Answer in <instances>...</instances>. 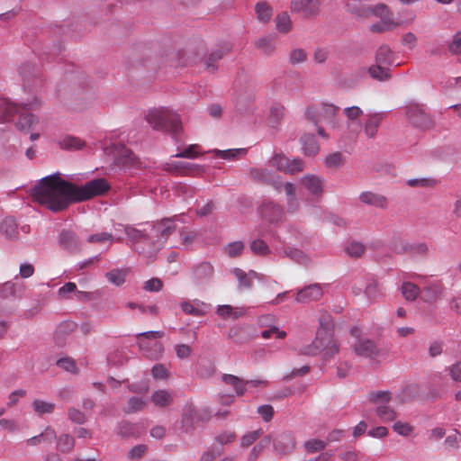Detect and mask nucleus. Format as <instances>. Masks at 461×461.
Segmentation results:
<instances>
[{"label":"nucleus","instance_id":"nucleus-25","mask_svg":"<svg viewBox=\"0 0 461 461\" xmlns=\"http://www.w3.org/2000/svg\"><path fill=\"white\" fill-rule=\"evenodd\" d=\"M347 12L357 18H367L370 16V5L361 0H348L346 5Z\"/></svg>","mask_w":461,"mask_h":461},{"label":"nucleus","instance_id":"nucleus-7","mask_svg":"<svg viewBox=\"0 0 461 461\" xmlns=\"http://www.w3.org/2000/svg\"><path fill=\"white\" fill-rule=\"evenodd\" d=\"M150 240H155L159 245H163L168 237L176 230L174 218H166L160 221L148 224Z\"/></svg>","mask_w":461,"mask_h":461},{"label":"nucleus","instance_id":"nucleus-22","mask_svg":"<svg viewBox=\"0 0 461 461\" xmlns=\"http://www.w3.org/2000/svg\"><path fill=\"white\" fill-rule=\"evenodd\" d=\"M395 251L398 254H409L411 256H423L428 252V246L423 242L409 243L401 242L395 247Z\"/></svg>","mask_w":461,"mask_h":461},{"label":"nucleus","instance_id":"nucleus-18","mask_svg":"<svg viewBox=\"0 0 461 461\" xmlns=\"http://www.w3.org/2000/svg\"><path fill=\"white\" fill-rule=\"evenodd\" d=\"M117 166L131 167L135 163L133 152L122 143H113L111 147Z\"/></svg>","mask_w":461,"mask_h":461},{"label":"nucleus","instance_id":"nucleus-35","mask_svg":"<svg viewBox=\"0 0 461 461\" xmlns=\"http://www.w3.org/2000/svg\"><path fill=\"white\" fill-rule=\"evenodd\" d=\"M222 381L225 384L233 386L238 396H242L245 394L247 391L245 380H242L241 378L233 375L225 374L222 375Z\"/></svg>","mask_w":461,"mask_h":461},{"label":"nucleus","instance_id":"nucleus-51","mask_svg":"<svg viewBox=\"0 0 461 461\" xmlns=\"http://www.w3.org/2000/svg\"><path fill=\"white\" fill-rule=\"evenodd\" d=\"M127 272L123 269H113L105 274L107 280L116 285L120 286L125 282Z\"/></svg>","mask_w":461,"mask_h":461},{"label":"nucleus","instance_id":"nucleus-8","mask_svg":"<svg viewBox=\"0 0 461 461\" xmlns=\"http://www.w3.org/2000/svg\"><path fill=\"white\" fill-rule=\"evenodd\" d=\"M214 267L207 261L200 262L191 268L193 283L197 286L208 285L213 278Z\"/></svg>","mask_w":461,"mask_h":461},{"label":"nucleus","instance_id":"nucleus-48","mask_svg":"<svg viewBox=\"0 0 461 461\" xmlns=\"http://www.w3.org/2000/svg\"><path fill=\"white\" fill-rule=\"evenodd\" d=\"M375 412L384 422L393 421L397 417V413L394 409L388 406L387 404L378 405L375 409Z\"/></svg>","mask_w":461,"mask_h":461},{"label":"nucleus","instance_id":"nucleus-41","mask_svg":"<svg viewBox=\"0 0 461 461\" xmlns=\"http://www.w3.org/2000/svg\"><path fill=\"white\" fill-rule=\"evenodd\" d=\"M59 145L62 149L76 150L85 146V142L80 139L68 135L59 140Z\"/></svg>","mask_w":461,"mask_h":461},{"label":"nucleus","instance_id":"nucleus-42","mask_svg":"<svg viewBox=\"0 0 461 461\" xmlns=\"http://www.w3.org/2000/svg\"><path fill=\"white\" fill-rule=\"evenodd\" d=\"M367 398L371 403L377 407L378 405L387 404L392 399V393L390 391H373L369 393Z\"/></svg>","mask_w":461,"mask_h":461},{"label":"nucleus","instance_id":"nucleus-15","mask_svg":"<svg viewBox=\"0 0 461 461\" xmlns=\"http://www.w3.org/2000/svg\"><path fill=\"white\" fill-rule=\"evenodd\" d=\"M59 244L64 250L75 254L81 250L82 244L77 235L70 230H62L59 235Z\"/></svg>","mask_w":461,"mask_h":461},{"label":"nucleus","instance_id":"nucleus-27","mask_svg":"<svg viewBox=\"0 0 461 461\" xmlns=\"http://www.w3.org/2000/svg\"><path fill=\"white\" fill-rule=\"evenodd\" d=\"M0 232L8 240L18 239V224L13 217H5L0 224Z\"/></svg>","mask_w":461,"mask_h":461},{"label":"nucleus","instance_id":"nucleus-56","mask_svg":"<svg viewBox=\"0 0 461 461\" xmlns=\"http://www.w3.org/2000/svg\"><path fill=\"white\" fill-rule=\"evenodd\" d=\"M249 248L251 251L258 256H267L270 253V249L266 241L260 239L254 240Z\"/></svg>","mask_w":461,"mask_h":461},{"label":"nucleus","instance_id":"nucleus-6","mask_svg":"<svg viewBox=\"0 0 461 461\" xmlns=\"http://www.w3.org/2000/svg\"><path fill=\"white\" fill-rule=\"evenodd\" d=\"M269 165L276 167L277 171L288 175H294L302 172L305 167V164L303 159L299 158L291 159L283 153L275 154L269 160Z\"/></svg>","mask_w":461,"mask_h":461},{"label":"nucleus","instance_id":"nucleus-9","mask_svg":"<svg viewBox=\"0 0 461 461\" xmlns=\"http://www.w3.org/2000/svg\"><path fill=\"white\" fill-rule=\"evenodd\" d=\"M250 176L258 183L271 185L277 192L282 190L283 182L281 176L275 175L270 169L252 167L250 169Z\"/></svg>","mask_w":461,"mask_h":461},{"label":"nucleus","instance_id":"nucleus-21","mask_svg":"<svg viewBox=\"0 0 461 461\" xmlns=\"http://www.w3.org/2000/svg\"><path fill=\"white\" fill-rule=\"evenodd\" d=\"M77 324L72 321H64L60 322L55 330L54 339L56 344L59 347L64 346L67 336L77 330Z\"/></svg>","mask_w":461,"mask_h":461},{"label":"nucleus","instance_id":"nucleus-61","mask_svg":"<svg viewBox=\"0 0 461 461\" xmlns=\"http://www.w3.org/2000/svg\"><path fill=\"white\" fill-rule=\"evenodd\" d=\"M257 46L266 55L272 54L276 49V43H275L274 40L270 37H264V38L259 39L257 41Z\"/></svg>","mask_w":461,"mask_h":461},{"label":"nucleus","instance_id":"nucleus-20","mask_svg":"<svg viewBox=\"0 0 461 461\" xmlns=\"http://www.w3.org/2000/svg\"><path fill=\"white\" fill-rule=\"evenodd\" d=\"M359 201L365 204L381 209H385L388 204V200L384 195L371 191L362 192L359 194Z\"/></svg>","mask_w":461,"mask_h":461},{"label":"nucleus","instance_id":"nucleus-53","mask_svg":"<svg viewBox=\"0 0 461 461\" xmlns=\"http://www.w3.org/2000/svg\"><path fill=\"white\" fill-rule=\"evenodd\" d=\"M212 152L220 158L230 160L237 158L239 155H244L247 152L246 149H230L225 150L213 149Z\"/></svg>","mask_w":461,"mask_h":461},{"label":"nucleus","instance_id":"nucleus-43","mask_svg":"<svg viewBox=\"0 0 461 461\" xmlns=\"http://www.w3.org/2000/svg\"><path fill=\"white\" fill-rule=\"evenodd\" d=\"M152 402L158 407H167L171 404L173 398L169 392L158 390L151 396Z\"/></svg>","mask_w":461,"mask_h":461},{"label":"nucleus","instance_id":"nucleus-39","mask_svg":"<svg viewBox=\"0 0 461 461\" xmlns=\"http://www.w3.org/2000/svg\"><path fill=\"white\" fill-rule=\"evenodd\" d=\"M375 61L378 64L390 66L393 63V53L387 45H382L376 51Z\"/></svg>","mask_w":461,"mask_h":461},{"label":"nucleus","instance_id":"nucleus-34","mask_svg":"<svg viewBox=\"0 0 461 461\" xmlns=\"http://www.w3.org/2000/svg\"><path fill=\"white\" fill-rule=\"evenodd\" d=\"M281 255L283 257L289 258L291 260H293L296 263H299V264L306 265L309 263V258L305 255V253L298 249H295V248H292V247L284 248V249L281 252Z\"/></svg>","mask_w":461,"mask_h":461},{"label":"nucleus","instance_id":"nucleus-54","mask_svg":"<svg viewBox=\"0 0 461 461\" xmlns=\"http://www.w3.org/2000/svg\"><path fill=\"white\" fill-rule=\"evenodd\" d=\"M244 243L240 240L230 242L224 246V253L230 258H236L241 255L244 250Z\"/></svg>","mask_w":461,"mask_h":461},{"label":"nucleus","instance_id":"nucleus-12","mask_svg":"<svg viewBox=\"0 0 461 461\" xmlns=\"http://www.w3.org/2000/svg\"><path fill=\"white\" fill-rule=\"evenodd\" d=\"M323 296L322 285L315 283L304 286L295 294V302L298 303H310L319 301Z\"/></svg>","mask_w":461,"mask_h":461},{"label":"nucleus","instance_id":"nucleus-44","mask_svg":"<svg viewBox=\"0 0 461 461\" xmlns=\"http://www.w3.org/2000/svg\"><path fill=\"white\" fill-rule=\"evenodd\" d=\"M197 416V412L194 408L188 407L185 409L182 415V426L185 432L193 430L194 428V421Z\"/></svg>","mask_w":461,"mask_h":461},{"label":"nucleus","instance_id":"nucleus-26","mask_svg":"<svg viewBox=\"0 0 461 461\" xmlns=\"http://www.w3.org/2000/svg\"><path fill=\"white\" fill-rule=\"evenodd\" d=\"M24 292V286L22 284L6 282L0 286V297L7 299L9 297L21 298Z\"/></svg>","mask_w":461,"mask_h":461},{"label":"nucleus","instance_id":"nucleus-4","mask_svg":"<svg viewBox=\"0 0 461 461\" xmlns=\"http://www.w3.org/2000/svg\"><path fill=\"white\" fill-rule=\"evenodd\" d=\"M339 107L334 104H323L320 108L310 106L305 112L307 120L318 125L322 122L335 125L334 118Z\"/></svg>","mask_w":461,"mask_h":461},{"label":"nucleus","instance_id":"nucleus-60","mask_svg":"<svg viewBox=\"0 0 461 461\" xmlns=\"http://www.w3.org/2000/svg\"><path fill=\"white\" fill-rule=\"evenodd\" d=\"M34 411L40 414L51 413L54 411L55 404L41 400H34L32 402Z\"/></svg>","mask_w":461,"mask_h":461},{"label":"nucleus","instance_id":"nucleus-24","mask_svg":"<svg viewBox=\"0 0 461 461\" xmlns=\"http://www.w3.org/2000/svg\"><path fill=\"white\" fill-rule=\"evenodd\" d=\"M230 51L228 46L219 48L212 51L204 60V68L210 72H215L218 68L217 62Z\"/></svg>","mask_w":461,"mask_h":461},{"label":"nucleus","instance_id":"nucleus-45","mask_svg":"<svg viewBox=\"0 0 461 461\" xmlns=\"http://www.w3.org/2000/svg\"><path fill=\"white\" fill-rule=\"evenodd\" d=\"M75 446V439L69 434H62L57 441V449L62 453H70Z\"/></svg>","mask_w":461,"mask_h":461},{"label":"nucleus","instance_id":"nucleus-2","mask_svg":"<svg viewBox=\"0 0 461 461\" xmlns=\"http://www.w3.org/2000/svg\"><path fill=\"white\" fill-rule=\"evenodd\" d=\"M40 104V100L35 98L32 102L22 104L21 108H18L15 104L10 103L5 98H0V122H6L19 113L16 127L23 131H29L38 123V118L29 111L39 107Z\"/></svg>","mask_w":461,"mask_h":461},{"label":"nucleus","instance_id":"nucleus-10","mask_svg":"<svg viewBox=\"0 0 461 461\" xmlns=\"http://www.w3.org/2000/svg\"><path fill=\"white\" fill-rule=\"evenodd\" d=\"M19 74L25 87L34 88L42 85V77L39 68L30 62L23 63L19 68Z\"/></svg>","mask_w":461,"mask_h":461},{"label":"nucleus","instance_id":"nucleus-31","mask_svg":"<svg viewBox=\"0 0 461 461\" xmlns=\"http://www.w3.org/2000/svg\"><path fill=\"white\" fill-rule=\"evenodd\" d=\"M287 197V212H294L298 207L299 203L295 194V185L291 182L283 183V186Z\"/></svg>","mask_w":461,"mask_h":461},{"label":"nucleus","instance_id":"nucleus-36","mask_svg":"<svg viewBox=\"0 0 461 461\" xmlns=\"http://www.w3.org/2000/svg\"><path fill=\"white\" fill-rule=\"evenodd\" d=\"M222 381L225 384L233 386L238 396H242L245 394L247 391L245 380H242L241 378L233 375L225 374L222 375Z\"/></svg>","mask_w":461,"mask_h":461},{"label":"nucleus","instance_id":"nucleus-63","mask_svg":"<svg viewBox=\"0 0 461 461\" xmlns=\"http://www.w3.org/2000/svg\"><path fill=\"white\" fill-rule=\"evenodd\" d=\"M180 308L185 314L193 315L195 317L203 316V311L195 307L191 301L182 302L180 303Z\"/></svg>","mask_w":461,"mask_h":461},{"label":"nucleus","instance_id":"nucleus-1","mask_svg":"<svg viewBox=\"0 0 461 461\" xmlns=\"http://www.w3.org/2000/svg\"><path fill=\"white\" fill-rule=\"evenodd\" d=\"M59 172L41 178L31 189L33 201L53 212L66 210L70 204L103 195L110 185L104 178H96L78 186L61 178Z\"/></svg>","mask_w":461,"mask_h":461},{"label":"nucleus","instance_id":"nucleus-64","mask_svg":"<svg viewBox=\"0 0 461 461\" xmlns=\"http://www.w3.org/2000/svg\"><path fill=\"white\" fill-rule=\"evenodd\" d=\"M366 250V247L360 242H351L347 248L346 251L348 256L353 258H359Z\"/></svg>","mask_w":461,"mask_h":461},{"label":"nucleus","instance_id":"nucleus-30","mask_svg":"<svg viewBox=\"0 0 461 461\" xmlns=\"http://www.w3.org/2000/svg\"><path fill=\"white\" fill-rule=\"evenodd\" d=\"M370 15L379 17L384 23H393V14L385 4L370 6Z\"/></svg>","mask_w":461,"mask_h":461},{"label":"nucleus","instance_id":"nucleus-52","mask_svg":"<svg viewBox=\"0 0 461 461\" xmlns=\"http://www.w3.org/2000/svg\"><path fill=\"white\" fill-rule=\"evenodd\" d=\"M401 290L402 296L408 301H414L420 293V288L411 282H404Z\"/></svg>","mask_w":461,"mask_h":461},{"label":"nucleus","instance_id":"nucleus-37","mask_svg":"<svg viewBox=\"0 0 461 461\" xmlns=\"http://www.w3.org/2000/svg\"><path fill=\"white\" fill-rule=\"evenodd\" d=\"M222 381L225 384L233 386L238 396H242L245 394L247 391L245 380H242L241 378L233 375L225 374L222 375Z\"/></svg>","mask_w":461,"mask_h":461},{"label":"nucleus","instance_id":"nucleus-50","mask_svg":"<svg viewBox=\"0 0 461 461\" xmlns=\"http://www.w3.org/2000/svg\"><path fill=\"white\" fill-rule=\"evenodd\" d=\"M117 433L122 438L136 437L137 426L130 421L123 420L117 427Z\"/></svg>","mask_w":461,"mask_h":461},{"label":"nucleus","instance_id":"nucleus-55","mask_svg":"<svg viewBox=\"0 0 461 461\" xmlns=\"http://www.w3.org/2000/svg\"><path fill=\"white\" fill-rule=\"evenodd\" d=\"M232 274L235 276L239 282V288L250 289L252 287V280L246 272L242 269L236 267L232 270Z\"/></svg>","mask_w":461,"mask_h":461},{"label":"nucleus","instance_id":"nucleus-11","mask_svg":"<svg viewBox=\"0 0 461 461\" xmlns=\"http://www.w3.org/2000/svg\"><path fill=\"white\" fill-rule=\"evenodd\" d=\"M331 332L325 329H318L315 339L312 344L301 348V353L307 356H316L321 353L326 343H330Z\"/></svg>","mask_w":461,"mask_h":461},{"label":"nucleus","instance_id":"nucleus-29","mask_svg":"<svg viewBox=\"0 0 461 461\" xmlns=\"http://www.w3.org/2000/svg\"><path fill=\"white\" fill-rule=\"evenodd\" d=\"M300 140L303 153L306 156H315L319 152L320 146L313 134L305 133L301 137Z\"/></svg>","mask_w":461,"mask_h":461},{"label":"nucleus","instance_id":"nucleus-5","mask_svg":"<svg viewBox=\"0 0 461 461\" xmlns=\"http://www.w3.org/2000/svg\"><path fill=\"white\" fill-rule=\"evenodd\" d=\"M409 122L416 129L425 131L432 127L433 121L426 110L418 104H409L405 107Z\"/></svg>","mask_w":461,"mask_h":461},{"label":"nucleus","instance_id":"nucleus-32","mask_svg":"<svg viewBox=\"0 0 461 461\" xmlns=\"http://www.w3.org/2000/svg\"><path fill=\"white\" fill-rule=\"evenodd\" d=\"M164 169L168 172H184L187 170H203V167L201 165L184 162V161H175L172 163H167L164 166Z\"/></svg>","mask_w":461,"mask_h":461},{"label":"nucleus","instance_id":"nucleus-49","mask_svg":"<svg viewBox=\"0 0 461 461\" xmlns=\"http://www.w3.org/2000/svg\"><path fill=\"white\" fill-rule=\"evenodd\" d=\"M276 27L278 32L287 33L292 28V22L290 16L286 12H283L276 17Z\"/></svg>","mask_w":461,"mask_h":461},{"label":"nucleus","instance_id":"nucleus-57","mask_svg":"<svg viewBox=\"0 0 461 461\" xmlns=\"http://www.w3.org/2000/svg\"><path fill=\"white\" fill-rule=\"evenodd\" d=\"M223 447L212 445L202 454L200 461H213L223 453Z\"/></svg>","mask_w":461,"mask_h":461},{"label":"nucleus","instance_id":"nucleus-33","mask_svg":"<svg viewBox=\"0 0 461 461\" xmlns=\"http://www.w3.org/2000/svg\"><path fill=\"white\" fill-rule=\"evenodd\" d=\"M383 120L381 113H374L368 117L365 123V133L368 138H374Z\"/></svg>","mask_w":461,"mask_h":461},{"label":"nucleus","instance_id":"nucleus-17","mask_svg":"<svg viewBox=\"0 0 461 461\" xmlns=\"http://www.w3.org/2000/svg\"><path fill=\"white\" fill-rule=\"evenodd\" d=\"M354 351L359 357L371 359L377 357L381 354V349L378 346L369 339H357L354 344Z\"/></svg>","mask_w":461,"mask_h":461},{"label":"nucleus","instance_id":"nucleus-62","mask_svg":"<svg viewBox=\"0 0 461 461\" xmlns=\"http://www.w3.org/2000/svg\"><path fill=\"white\" fill-rule=\"evenodd\" d=\"M307 59V52L301 48L294 49L289 54V62L292 65H297L305 62Z\"/></svg>","mask_w":461,"mask_h":461},{"label":"nucleus","instance_id":"nucleus-58","mask_svg":"<svg viewBox=\"0 0 461 461\" xmlns=\"http://www.w3.org/2000/svg\"><path fill=\"white\" fill-rule=\"evenodd\" d=\"M145 406V402L140 397H131L127 406L124 408L125 413H134L141 411Z\"/></svg>","mask_w":461,"mask_h":461},{"label":"nucleus","instance_id":"nucleus-23","mask_svg":"<svg viewBox=\"0 0 461 461\" xmlns=\"http://www.w3.org/2000/svg\"><path fill=\"white\" fill-rule=\"evenodd\" d=\"M420 394V386L417 384H409L402 386L395 393V398L400 403L412 401Z\"/></svg>","mask_w":461,"mask_h":461},{"label":"nucleus","instance_id":"nucleus-13","mask_svg":"<svg viewBox=\"0 0 461 461\" xmlns=\"http://www.w3.org/2000/svg\"><path fill=\"white\" fill-rule=\"evenodd\" d=\"M320 0H291V10L304 18H312L320 12Z\"/></svg>","mask_w":461,"mask_h":461},{"label":"nucleus","instance_id":"nucleus-59","mask_svg":"<svg viewBox=\"0 0 461 461\" xmlns=\"http://www.w3.org/2000/svg\"><path fill=\"white\" fill-rule=\"evenodd\" d=\"M107 362L112 366H120L126 362V357L122 350L116 349L108 354Z\"/></svg>","mask_w":461,"mask_h":461},{"label":"nucleus","instance_id":"nucleus-46","mask_svg":"<svg viewBox=\"0 0 461 461\" xmlns=\"http://www.w3.org/2000/svg\"><path fill=\"white\" fill-rule=\"evenodd\" d=\"M272 441V437L270 435L266 436L262 438L258 443H257L249 455V460L254 461L258 456L270 445Z\"/></svg>","mask_w":461,"mask_h":461},{"label":"nucleus","instance_id":"nucleus-40","mask_svg":"<svg viewBox=\"0 0 461 461\" xmlns=\"http://www.w3.org/2000/svg\"><path fill=\"white\" fill-rule=\"evenodd\" d=\"M257 18L259 22L266 23L273 15V9L267 2H258L255 6Z\"/></svg>","mask_w":461,"mask_h":461},{"label":"nucleus","instance_id":"nucleus-16","mask_svg":"<svg viewBox=\"0 0 461 461\" xmlns=\"http://www.w3.org/2000/svg\"><path fill=\"white\" fill-rule=\"evenodd\" d=\"M259 213L265 221L270 223L281 221L284 216L282 207L271 200H266L262 203Z\"/></svg>","mask_w":461,"mask_h":461},{"label":"nucleus","instance_id":"nucleus-38","mask_svg":"<svg viewBox=\"0 0 461 461\" xmlns=\"http://www.w3.org/2000/svg\"><path fill=\"white\" fill-rule=\"evenodd\" d=\"M346 162V157L339 151H335L324 158V165L329 169H339Z\"/></svg>","mask_w":461,"mask_h":461},{"label":"nucleus","instance_id":"nucleus-3","mask_svg":"<svg viewBox=\"0 0 461 461\" xmlns=\"http://www.w3.org/2000/svg\"><path fill=\"white\" fill-rule=\"evenodd\" d=\"M146 120L154 130L169 132L174 137H176L182 129L177 114L167 108L150 110L146 115Z\"/></svg>","mask_w":461,"mask_h":461},{"label":"nucleus","instance_id":"nucleus-28","mask_svg":"<svg viewBox=\"0 0 461 461\" xmlns=\"http://www.w3.org/2000/svg\"><path fill=\"white\" fill-rule=\"evenodd\" d=\"M301 183L312 194L319 195L322 193L323 181L315 175H306L303 176Z\"/></svg>","mask_w":461,"mask_h":461},{"label":"nucleus","instance_id":"nucleus-14","mask_svg":"<svg viewBox=\"0 0 461 461\" xmlns=\"http://www.w3.org/2000/svg\"><path fill=\"white\" fill-rule=\"evenodd\" d=\"M275 451L280 456L290 454L295 447V439L291 432L285 431L272 438Z\"/></svg>","mask_w":461,"mask_h":461},{"label":"nucleus","instance_id":"nucleus-19","mask_svg":"<svg viewBox=\"0 0 461 461\" xmlns=\"http://www.w3.org/2000/svg\"><path fill=\"white\" fill-rule=\"evenodd\" d=\"M148 224H141L142 229H137L131 225L124 227V233L132 244H137L141 241H150V234Z\"/></svg>","mask_w":461,"mask_h":461},{"label":"nucleus","instance_id":"nucleus-47","mask_svg":"<svg viewBox=\"0 0 461 461\" xmlns=\"http://www.w3.org/2000/svg\"><path fill=\"white\" fill-rule=\"evenodd\" d=\"M383 64L376 63L368 68V72L372 78L385 81L391 77L389 68L382 67Z\"/></svg>","mask_w":461,"mask_h":461}]
</instances>
